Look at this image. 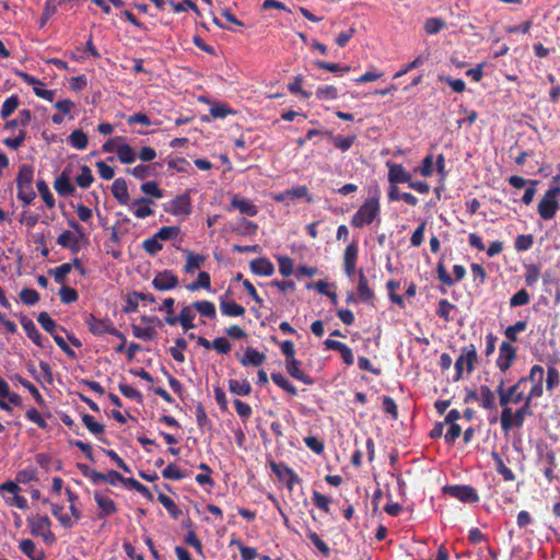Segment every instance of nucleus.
Segmentation results:
<instances>
[{"mask_svg":"<svg viewBox=\"0 0 560 560\" xmlns=\"http://www.w3.org/2000/svg\"><path fill=\"white\" fill-rule=\"evenodd\" d=\"M306 536L324 556H329L330 549L328 545L314 530L307 528Z\"/></svg>","mask_w":560,"mask_h":560,"instance_id":"56","label":"nucleus"},{"mask_svg":"<svg viewBox=\"0 0 560 560\" xmlns=\"http://www.w3.org/2000/svg\"><path fill=\"white\" fill-rule=\"evenodd\" d=\"M324 135H326L327 137H329L334 143V145L341 150L342 152H346L348 151L354 143L355 141V136L354 135H351V136H348V137H342V136H334L330 131H325Z\"/></svg>","mask_w":560,"mask_h":560,"instance_id":"29","label":"nucleus"},{"mask_svg":"<svg viewBox=\"0 0 560 560\" xmlns=\"http://www.w3.org/2000/svg\"><path fill=\"white\" fill-rule=\"evenodd\" d=\"M400 283L396 280H388L386 283V289L388 291L389 301L399 306L400 308H405L404 298L399 294L395 293V290L399 289Z\"/></svg>","mask_w":560,"mask_h":560,"instance_id":"44","label":"nucleus"},{"mask_svg":"<svg viewBox=\"0 0 560 560\" xmlns=\"http://www.w3.org/2000/svg\"><path fill=\"white\" fill-rule=\"evenodd\" d=\"M69 226L78 234L73 235L71 231H63L57 238L58 245L63 248L70 249L71 253L77 254L80 250L79 238L83 237V228L74 220L68 222Z\"/></svg>","mask_w":560,"mask_h":560,"instance_id":"7","label":"nucleus"},{"mask_svg":"<svg viewBox=\"0 0 560 560\" xmlns=\"http://www.w3.org/2000/svg\"><path fill=\"white\" fill-rule=\"evenodd\" d=\"M195 313L192 311V306H184L180 310V313L177 318V323H179L185 331L195 328L194 319Z\"/></svg>","mask_w":560,"mask_h":560,"instance_id":"32","label":"nucleus"},{"mask_svg":"<svg viewBox=\"0 0 560 560\" xmlns=\"http://www.w3.org/2000/svg\"><path fill=\"white\" fill-rule=\"evenodd\" d=\"M37 322L39 323L42 328L50 335H54V332H56L58 329L57 323L50 317V315L47 312L39 313L37 316ZM59 329L61 331H66L63 327H59Z\"/></svg>","mask_w":560,"mask_h":560,"instance_id":"40","label":"nucleus"},{"mask_svg":"<svg viewBox=\"0 0 560 560\" xmlns=\"http://www.w3.org/2000/svg\"><path fill=\"white\" fill-rule=\"evenodd\" d=\"M516 348L510 342L503 341L499 348V357L497 359V366L501 372H506L514 360L516 359Z\"/></svg>","mask_w":560,"mask_h":560,"instance_id":"12","label":"nucleus"},{"mask_svg":"<svg viewBox=\"0 0 560 560\" xmlns=\"http://www.w3.org/2000/svg\"><path fill=\"white\" fill-rule=\"evenodd\" d=\"M82 422L84 423L85 428L96 436L102 435L105 432L104 424L97 422L94 417L89 413H84L82 416Z\"/></svg>","mask_w":560,"mask_h":560,"instance_id":"45","label":"nucleus"},{"mask_svg":"<svg viewBox=\"0 0 560 560\" xmlns=\"http://www.w3.org/2000/svg\"><path fill=\"white\" fill-rule=\"evenodd\" d=\"M358 279V296L362 302L370 303L374 300V292L369 285V281L363 270H359Z\"/></svg>","mask_w":560,"mask_h":560,"instance_id":"25","label":"nucleus"},{"mask_svg":"<svg viewBox=\"0 0 560 560\" xmlns=\"http://www.w3.org/2000/svg\"><path fill=\"white\" fill-rule=\"evenodd\" d=\"M54 188L59 196H72L75 192V187L70 180L69 174L63 171L54 182Z\"/></svg>","mask_w":560,"mask_h":560,"instance_id":"21","label":"nucleus"},{"mask_svg":"<svg viewBox=\"0 0 560 560\" xmlns=\"http://www.w3.org/2000/svg\"><path fill=\"white\" fill-rule=\"evenodd\" d=\"M478 361V352L475 345L470 343L464 346L460 350V355L455 360V375L454 382H458L464 376V371L470 374L475 370V364Z\"/></svg>","mask_w":560,"mask_h":560,"instance_id":"2","label":"nucleus"},{"mask_svg":"<svg viewBox=\"0 0 560 560\" xmlns=\"http://www.w3.org/2000/svg\"><path fill=\"white\" fill-rule=\"evenodd\" d=\"M20 105V98L18 95H11L8 97L1 107L0 116L2 119H7L10 117L19 107Z\"/></svg>","mask_w":560,"mask_h":560,"instance_id":"43","label":"nucleus"},{"mask_svg":"<svg viewBox=\"0 0 560 560\" xmlns=\"http://www.w3.org/2000/svg\"><path fill=\"white\" fill-rule=\"evenodd\" d=\"M442 490L443 493L463 503H477L479 501L477 490L469 485H447L444 486Z\"/></svg>","mask_w":560,"mask_h":560,"instance_id":"8","label":"nucleus"},{"mask_svg":"<svg viewBox=\"0 0 560 560\" xmlns=\"http://www.w3.org/2000/svg\"><path fill=\"white\" fill-rule=\"evenodd\" d=\"M68 142L78 150H84L88 147L89 138L82 130L77 129L69 135Z\"/></svg>","mask_w":560,"mask_h":560,"instance_id":"41","label":"nucleus"},{"mask_svg":"<svg viewBox=\"0 0 560 560\" xmlns=\"http://www.w3.org/2000/svg\"><path fill=\"white\" fill-rule=\"evenodd\" d=\"M71 270H72V265L69 262H63L54 269H49L48 273L54 277L56 283L63 284L66 281L67 275Z\"/></svg>","mask_w":560,"mask_h":560,"instance_id":"47","label":"nucleus"},{"mask_svg":"<svg viewBox=\"0 0 560 560\" xmlns=\"http://www.w3.org/2000/svg\"><path fill=\"white\" fill-rule=\"evenodd\" d=\"M131 329L136 338L144 341L153 340L156 336V330L153 327H140L138 325H132Z\"/></svg>","mask_w":560,"mask_h":560,"instance_id":"54","label":"nucleus"},{"mask_svg":"<svg viewBox=\"0 0 560 560\" xmlns=\"http://www.w3.org/2000/svg\"><path fill=\"white\" fill-rule=\"evenodd\" d=\"M388 180L392 184L409 183L411 175L404 168L401 164L388 165Z\"/></svg>","mask_w":560,"mask_h":560,"instance_id":"26","label":"nucleus"},{"mask_svg":"<svg viewBox=\"0 0 560 560\" xmlns=\"http://www.w3.org/2000/svg\"><path fill=\"white\" fill-rule=\"evenodd\" d=\"M534 415L533 410H527L522 406L516 410L505 409L501 411L500 424L504 433H509L512 429H521L525 419Z\"/></svg>","mask_w":560,"mask_h":560,"instance_id":"3","label":"nucleus"},{"mask_svg":"<svg viewBox=\"0 0 560 560\" xmlns=\"http://www.w3.org/2000/svg\"><path fill=\"white\" fill-rule=\"evenodd\" d=\"M560 188H549L538 202L537 211L542 220H551L560 209L558 200Z\"/></svg>","mask_w":560,"mask_h":560,"instance_id":"4","label":"nucleus"},{"mask_svg":"<svg viewBox=\"0 0 560 560\" xmlns=\"http://www.w3.org/2000/svg\"><path fill=\"white\" fill-rule=\"evenodd\" d=\"M162 477L168 480H182L185 478V474L179 469V467L171 463L162 470Z\"/></svg>","mask_w":560,"mask_h":560,"instance_id":"58","label":"nucleus"},{"mask_svg":"<svg viewBox=\"0 0 560 560\" xmlns=\"http://www.w3.org/2000/svg\"><path fill=\"white\" fill-rule=\"evenodd\" d=\"M33 166L28 164L21 165L16 176V186L22 187L33 185Z\"/></svg>","mask_w":560,"mask_h":560,"instance_id":"33","label":"nucleus"},{"mask_svg":"<svg viewBox=\"0 0 560 560\" xmlns=\"http://www.w3.org/2000/svg\"><path fill=\"white\" fill-rule=\"evenodd\" d=\"M527 328V322L525 320H518L513 325H510L506 327L504 335L509 342H516L517 341V334L523 332Z\"/></svg>","mask_w":560,"mask_h":560,"instance_id":"51","label":"nucleus"},{"mask_svg":"<svg viewBox=\"0 0 560 560\" xmlns=\"http://www.w3.org/2000/svg\"><path fill=\"white\" fill-rule=\"evenodd\" d=\"M12 381H15L18 382L19 384H21L24 388H26V390L30 392V394L33 396V398L35 399V401L38 404V405H43L44 404V397L42 396V394L39 393V390L36 388V386L34 384H32L28 380L22 377L21 375L19 374H15L11 377Z\"/></svg>","mask_w":560,"mask_h":560,"instance_id":"34","label":"nucleus"},{"mask_svg":"<svg viewBox=\"0 0 560 560\" xmlns=\"http://www.w3.org/2000/svg\"><path fill=\"white\" fill-rule=\"evenodd\" d=\"M164 210L175 217L188 218L192 212L190 190L174 197Z\"/></svg>","mask_w":560,"mask_h":560,"instance_id":"6","label":"nucleus"},{"mask_svg":"<svg viewBox=\"0 0 560 560\" xmlns=\"http://www.w3.org/2000/svg\"><path fill=\"white\" fill-rule=\"evenodd\" d=\"M155 166H161V163H153L151 165L139 164L133 168H127L126 172L137 179H145L154 175L153 168Z\"/></svg>","mask_w":560,"mask_h":560,"instance_id":"31","label":"nucleus"},{"mask_svg":"<svg viewBox=\"0 0 560 560\" xmlns=\"http://www.w3.org/2000/svg\"><path fill=\"white\" fill-rule=\"evenodd\" d=\"M187 290L190 292H195L199 289L210 290L211 289V278L207 271H200L195 281L187 284Z\"/></svg>","mask_w":560,"mask_h":560,"instance_id":"38","label":"nucleus"},{"mask_svg":"<svg viewBox=\"0 0 560 560\" xmlns=\"http://www.w3.org/2000/svg\"><path fill=\"white\" fill-rule=\"evenodd\" d=\"M231 206L234 209H237L242 214H246L248 217H255L258 213V208L252 200L238 195H235L232 198Z\"/></svg>","mask_w":560,"mask_h":560,"instance_id":"22","label":"nucleus"},{"mask_svg":"<svg viewBox=\"0 0 560 560\" xmlns=\"http://www.w3.org/2000/svg\"><path fill=\"white\" fill-rule=\"evenodd\" d=\"M89 331L94 336L110 335L115 331V325L109 318H97L93 314H89L85 318Z\"/></svg>","mask_w":560,"mask_h":560,"instance_id":"9","label":"nucleus"},{"mask_svg":"<svg viewBox=\"0 0 560 560\" xmlns=\"http://www.w3.org/2000/svg\"><path fill=\"white\" fill-rule=\"evenodd\" d=\"M19 549L21 550L22 553H24L31 560H44V557H45L44 551H40L38 557L35 556L36 546L32 539H28V538L22 539L19 544Z\"/></svg>","mask_w":560,"mask_h":560,"instance_id":"35","label":"nucleus"},{"mask_svg":"<svg viewBox=\"0 0 560 560\" xmlns=\"http://www.w3.org/2000/svg\"><path fill=\"white\" fill-rule=\"evenodd\" d=\"M316 97L319 101H332L338 97V91L334 85H323L317 88Z\"/></svg>","mask_w":560,"mask_h":560,"instance_id":"57","label":"nucleus"},{"mask_svg":"<svg viewBox=\"0 0 560 560\" xmlns=\"http://www.w3.org/2000/svg\"><path fill=\"white\" fill-rule=\"evenodd\" d=\"M495 393L499 397V405L502 407V410L511 409L509 405L513 404V398L510 397V395L505 390V381L504 378H501L499 381V384L497 386Z\"/></svg>","mask_w":560,"mask_h":560,"instance_id":"53","label":"nucleus"},{"mask_svg":"<svg viewBox=\"0 0 560 560\" xmlns=\"http://www.w3.org/2000/svg\"><path fill=\"white\" fill-rule=\"evenodd\" d=\"M58 294L60 301L65 304L77 302L79 299L77 290L68 285H61Z\"/></svg>","mask_w":560,"mask_h":560,"instance_id":"59","label":"nucleus"},{"mask_svg":"<svg viewBox=\"0 0 560 560\" xmlns=\"http://www.w3.org/2000/svg\"><path fill=\"white\" fill-rule=\"evenodd\" d=\"M112 194L114 198L121 206H128L130 202V196L128 192V186L126 180L122 177H118L114 180L112 185Z\"/></svg>","mask_w":560,"mask_h":560,"instance_id":"20","label":"nucleus"},{"mask_svg":"<svg viewBox=\"0 0 560 560\" xmlns=\"http://www.w3.org/2000/svg\"><path fill=\"white\" fill-rule=\"evenodd\" d=\"M265 361L266 354L252 347H247L244 355L240 359L243 366H260Z\"/></svg>","mask_w":560,"mask_h":560,"instance_id":"24","label":"nucleus"},{"mask_svg":"<svg viewBox=\"0 0 560 560\" xmlns=\"http://www.w3.org/2000/svg\"><path fill=\"white\" fill-rule=\"evenodd\" d=\"M117 158L122 164H131L136 161L137 154L128 143H120L117 147Z\"/></svg>","mask_w":560,"mask_h":560,"instance_id":"37","label":"nucleus"},{"mask_svg":"<svg viewBox=\"0 0 560 560\" xmlns=\"http://www.w3.org/2000/svg\"><path fill=\"white\" fill-rule=\"evenodd\" d=\"M19 296L25 305H35L39 301V293L34 289L24 288Z\"/></svg>","mask_w":560,"mask_h":560,"instance_id":"64","label":"nucleus"},{"mask_svg":"<svg viewBox=\"0 0 560 560\" xmlns=\"http://www.w3.org/2000/svg\"><path fill=\"white\" fill-rule=\"evenodd\" d=\"M534 244V237L532 234H522L515 238L514 248L517 252H526L532 248Z\"/></svg>","mask_w":560,"mask_h":560,"instance_id":"63","label":"nucleus"},{"mask_svg":"<svg viewBox=\"0 0 560 560\" xmlns=\"http://www.w3.org/2000/svg\"><path fill=\"white\" fill-rule=\"evenodd\" d=\"M381 205L377 196L364 200L351 218V225L357 229H362L365 225L372 224L375 219L380 217Z\"/></svg>","mask_w":560,"mask_h":560,"instance_id":"1","label":"nucleus"},{"mask_svg":"<svg viewBox=\"0 0 560 560\" xmlns=\"http://www.w3.org/2000/svg\"><path fill=\"white\" fill-rule=\"evenodd\" d=\"M229 390L237 396H248L252 393V385L247 380H229Z\"/></svg>","mask_w":560,"mask_h":560,"instance_id":"30","label":"nucleus"},{"mask_svg":"<svg viewBox=\"0 0 560 560\" xmlns=\"http://www.w3.org/2000/svg\"><path fill=\"white\" fill-rule=\"evenodd\" d=\"M192 307L202 316L210 319H213L217 316L215 305L210 301H196L192 303Z\"/></svg>","mask_w":560,"mask_h":560,"instance_id":"42","label":"nucleus"},{"mask_svg":"<svg viewBox=\"0 0 560 560\" xmlns=\"http://www.w3.org/2000/svg\"><path fill=\"white\" fill-rule=\"evenodd\" d=\"M21 325L26 334V336L39 348H44L45 343L44 341H48L45 339L42 334L36 328L33 320L28 319L26 316L20 317Z\"/></svg>","mask_w":560,"mask_h":560,"instance_id":"18","label":"nucleus"},{"mask_svg":"<svg viewBox=\"0 0 560 560\" xmlns=\"http://www.w3.org/2000/svg\"><path fill=\"white\" fill-rule=\"evenodd\" d=\"M27 523L32 535L40 536L49 545L56 542L57 538L50 529L51 521L47 515L28 517Z\"/></svg>","mask_w":560,"mask_h":560,"instance_id":"5","label":"nucleus"},{"mask_svg":"<svg viewBox=\"0 0 560 560\" xmlns=\"http://www.w3.org/2000/svg\"><path fill=\"white\" fill-rule=\"evenodd\" d=\"M118 389L121 393V395H124L126 398L136 400L137 402L140 404L143 401V395L138 389L133 388L128 384L120 383Z\"/></svg>","mask_w":560,"mask_h":560,"instance_id":"60","label":"nucleus"},{"mask_svg":"<svg viewBox=\"0 0 560 560\" xmlns=\"http://www.w3.org/2000/svg\"><path fill=\"white\" fill-rule=\"evenodd\" d=\"M158 500L166 509L173 520H178L182 516V510L176 505L172 498L164 493H160Z\"/></svg>","mask_w":560,"mask_h":560,"instance_id":"36","label":"nucleus"},{"mask_svg":"<svg viewBox=\"0 0 560 560\" xmlns=\"http://www.w3.org/2000/svg\"><path fill=\"white\" fill-rule=\"evenodd\" d=\"M154 205V201L149 197H140L135 199L130 203V209L136 218L145 219L154 214V210L151 206Z\"/></svg>","mask_w":560,"mask_h":560,"instance_id":"14","label":"nucleus"},{"mask_svg":"<svg viewBox=\"0 0 560 560\" xmlns=\"http://www.w3.org/2000/svg\"><path fill=\"white\" fill-rule=\"evenodd\" d=\"M271 380L277 386H279L281 389H283L291 396L298 395V390H296L295 386L281 373H278V372L271 373Z\"/></svg>","mask_w":560,"mask_h":560,"instance_id":"39","label":"nucleus"},{"mask_svg":"<svg viewBox=\"0 0 560 560\" xmlns=\"http://www.w3.org/2000/svg\"><path fill=\"white\" fill-rule=\"evenodd\" d=\"M94 500L100 509L98 518H106L117 512V505L113 499L102 494L98 491L94 492Z\"/></svg>","mask_w":560,"mask_h":560,"instance_id":"16","label":"nucleus"},{"mask_svg":"<svg viewBox=\"0 0 560 560\" xmlns=\"http://www.w3.org/2000/svg\"><path fill=\"white\" fill-rule=\"evenodd\" d=\"M141 191L147 196L160 199L164 196L163 190L159 187V184L154 180L145 182L140 187Z\"/></svg>","mask_w":560,"mask_h":560,"instance_id":"61","label":"nucleus"},{"mask_svg":"<svg viewBox=\"0 0 560 560\" xmlns=\"http://www.w3.org/2000/svg\"><path fill=\"white\" fill-rule=\"evenodd\" d=\"M36 186L47 208L52 209L55 207V198L46 182L44 179H38Z\"/></svg>","mask_w":560,"mask_h":560,"instance_id":"50","label":"nucleus"},{"mask_svg":"<svg viewBox=\"0 0 560 560\" xmlns=\"http://www.w3.org/2000/svg\"><path fill=\"white\" fill-rule=\"evenodd\" d=\"M139 301H143V302L153 304V303H155L156 300H155V296L151 293L133 291L127 295L126 304H125L122 311L127 314L135 313L138 310Z\"/></svg>","mask_w":560,"mask_h":560,"instance_id":"15","label":"nucleus"},{"mask_svg":"<svg viewBox=\"0 0 560 560\" xmlns=\"http://www.w3.org/2000/svg\"><path fill=\"white\" fill-rule=\"evenodd\" d=\"M480 406L486 410H494L497 409L495 404V392H493L489 386L481 385L480 386Z\"/></svg>","mask_w":560,"mask_h":560,"instance_id":"27","label":"nucleus"},{"mask_svg":"<svg viewBox=\"0 0 560 560\" xmlns=\"http://www.w3.org/2000/svg\"><path fill=\"white\" fill-rule=\"evenodd\" d=\"M78 469L81 474L88 478L93 485H100L102 482L103 472L92 469L90 466L83 463L77 464Z\"/></svg>","mask_w":560,"mask_h":560,"instance_id":"46","label":"nucleus"},{"mask_svg":"<svg viewBox=\"0 0 560 560\" xmlns=\"http://www.w3.org/2000/svg\"><path fill=\"white\" fill-rule=\"evenodd\" d=\"M142 248L150 256H155L163 249V244L159 238H156L155 234H153L151 237H148L142 242Z\"/></svg>","mask_w":560,"mask_h":560,"instance_id":"48","label":"nucleus"},{"mask_svg":"<svg viewBox=\"0 0 560 560\" xmlns=\"http://www.w3.org/2000/svg\"><path fill=\"white\" fill-rule=\"evenodd\" d=\"M220 311L229 317H238L245 314V308L234 301L220 300Z\"/></svg>","mask_w":560,"mask_h":560,"instance_id":"28","label":"nucleus"},{"mask_svg":"<svg viewBox=\"0 0 560 560\" xmlns=\"http://www.w3.org/2000/svg\"><path fill=\"white\" fill-rule=\"evenodd\" d=\"M18 198L25 205H31L36 198L33 185L18 187Z\"/></svg>","mask_w":560,"mask_h":560,"instance_id":"62","label":"nucleus"},{"mask_svg":"<svg viewBox=\"0 0 560 560\" xmlns=\"http://www.w3.org/2000/svg\"><path fill=\"white\" fill-rule=\"evenodd\" d=\"M250 271L257 276L269 277L275 272L273 264L266 257L255 258L249 262Z\"/></svg>","mask_w":560,"mask_h":560,"instance_id":"19","label":"nucleus"},{"mask_svg":"<svg viewBox=\"0 0 560 560\" xmlns=\"http://www.w3.org/2000/svg\"><path fill=\"white\" fill-rule=\"evenodd\" d=\"M179 283L178 277L173 270H162L156 273L151 284L158 291H170L175 289Z\"/></svg>","mask_w":560,"mask_h":560,"instance_id":"11","label":"nucleus"},{"mask_svg":"<svg viewBox=\"0 0 560 560\" xmlns=\"http://www.w3.org/2000/svg\"><path fill=\"white\" fill-rule=\"evenodd\" d=\"M180 233V228L176 225H166L159 229L155 233L156 238L161 242L175 240Z\"/></svg>","mask_w":560,"mask_h":560,"instance_id":"52","label":"nucleus"},{"mask_svg":"<svg viewBox=\"0 0 560 560\" xmlns=\"http://www.w3.org/2000/svg\"><path fill=\"white\" fill-rule=\"evenodd\" d=\"M94 180L91 168L88 165L81 166V173L75 177V183L81 188H88Z\"/></svg>","mask_w":560,"mask_h":560,"instance_id":"55","label":"nucleus"},{"mask_svg":"<svg viewBox=\"0 0 560 560\" xmlns=\"http://www.w3.org/2000/svg\"><path fill=\"white\" fill-rule=\"evenodd\" d=\"M359 258V245L357 242H352L349 245H347L343 257H342V265H343V271L347 277L351 278L357 269Z\"/></svg>","mask_w":560,"mask_h":560,"instance_id":"13","label":"nucleus"},{"mask_svg":"<svg viewBox=\"0 0 560 560\" xmlns=\"http://www.w3.org/2000/svg\"><path fill=\"white\" fill-rule=\"evenodd\" d=\"M15 74L23 82H25L26 84L33 85V91H34L36 96H38V97H40L43 100H46L48 102H52L54 101L55 91L44 89L45 84L39 79H37V78H35V77H33V75H31V74H28V73H26L24 71H21V70H16Z\"/></svg>","mask_w":560,"mask_h":560,"instance_id":"10","label":"nucleus"},{"mask_svg":"<svg viewBox=\"0 0 560 560\" xmlns=\"http://www.w3.org/2000/svg\"><path fill=\"white\" fill-rule=\"evenodd\" d=\"M302 362L299 361L295 358H292L290 360H285V369L289 375L298 381H301L305 385H313L314 378L307 374H305L301 370Z\"/></svg>","mask_w":560,"mask_h":560,"instance_id":"17","label":"nucleus"},{"mask_svg":"<svg viewBox=\"0 0 560 560\" xmlns=\"http://www.w3.org/2000/svg\"><path fill=\"white\" fill-rule=\"evenodd\" d=\"M183 253L185 254L186 258L183 270L186 273L192 275L206 261V257L201 254H196L188 249H183Z\"/></svg>","mask_w":560,"mask_h":560,"instance_id":"23","label":"nucleus"},{"mask_svg":"<svg viewBox=\"0 0 560 560\" xmlns=\"http://www.w3.org/2000/svg\"><path fill=\"white\" fill-rule=\"evenodd\" d=\"M187 341L184 338H176L175 339V346L170 348V353L172 358L183 363L185 361L184 351L187 349Z\"/></svg>","mask_w":560,"mask_h":560,"instance_id":"49","label":"nucleus"}]
</instances>
